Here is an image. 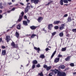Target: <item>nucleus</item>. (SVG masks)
<instances>
[{
    "label": "nucleus",
    "mask_w": 76,
    "mask_h": 76,
    "mask_svg": "<svg viewBox=\"0 0 76 76\" xmlns=\"http://www.w3.org/2000/svg\"><path fill=\"white\" fill-rule=\"evenodd\" d=\"M24 18L25 19H27V17L26 15L24 16Z\"/></svg>",
    "instance_id": "obj_51"
},
{
    "label": "nucleus",
    "mask_w": 76,
    "mask_h": 76,
    "mask_svg": "<svg viewBox=\"0 0 76 76\" xmlns=\"http://www.w3.org/2000/svg\"><path fill=\"white\" fill-rule=\"evenodd\" d=\"M12 4V3L11 2H10V3H8V4L9 5H11V4Z\"/></svg>",
    "instance_id": "obj_54"
},
{
    "label": "nucleus",
    "mask_w": 76,
    "mask_h": 76,
    "mask_svg": "<svg viewBox=\"0 0 76 76\" xmlns=\"http://www.w3.org/2000/svg\"><path fill=\"white\" fill-rule=\"evenodd\" d=\"M16 9V8L14 7L12 9L11 11H14Z\"/></svg>",
    "instance_id": "obj_42"
},
{
    "label": "nucleus",
    "mask_w": 76,
    "mask_h": 76,
    "mask_svg": "<svg viewBox=\"0 0 76 76\" xmlns=\"http://www.w3.org/2000/svg\"><path fill=\"white\" fill-rule=\"evenodd\" d=\"M21 15H20L19 18L18 20V21L19 22H20V21L22 20V17H23L24 15V12H22L21 13Z\"/></svg>",
    "instance_id": "obj_3"
},
{
    "label": "nucleus",
    "mask_w": 76,
    "mask_h": 76,
    "mask_svg": "<svg viewBox=\"0 0 76 76\" xmlns=\"http://www.w3.org/2000/svg\"><path fill=\"white\" fill-rule=\"evenodd\" d=\"M46 51H48L49 50V49L48 48H46L45 49Z\"/></svg>",
    "instance_id": "obj_50"
},
{
    "label": "nucleus",
    "mask_w": 76,
    "mask_h": 76,
    "mask_svg": "<svg viewBox=\"0 0 76 76\" xmlns=\"http://www.w3.org/2000/svg\"><path fill=\"white\" fill-rule=\"evenodd\" d=\"M72 20L71 18L69 17L67 19V22H71Z\"/></svg>",
    "instance_id": "obj_22"
},
{
    "label": "nucleus",
    "mask_w": 76,
    "mask_h": 76,
    "mask_svg": "<svg viewBox=\"0 0 76 76\" xmlns=\"http://www.w3.org/2000/svg\"><path fill=\"white\" fill-rule=\"evenodd\" d=\"M29 4H30V3H27V5H29Z\"/></svg>",
    "instance_id": "obj_62"
},
{
    "label": "nucleus",
    "mask_w": 76,
    "mask_h": 76,
    "mask_svg": "<svg viewBox=\"0 0 76 76\" xmlns=\"http://www.w3.org/2000/svg\"><path fill=\"white\" fill-rule=\"evenodd\" d=\"M37 28V27L35 26H31L30 27V29H32V30H35V29H36Z\"/></svg>",
    "instance_id": "obj_11"
},
{
    "label": "nucleus",
    "mask_w": 76,
    "mask_h": 76,
    "mask_svg": "<svg viewBox=\"0 0 76 76\" xmlns=\"http://www.w3.org/2000/svg\"><path fill=\"white\" fill-rule=\"evenodd\" d=\"M47 67H48L47 65H45L43 66V67H44L45 69H47Z\"/></svg>",
    "instance_id": "obj_41"
},
{
    "label": "nucleus",
    "mask_w": 76,
    "mask_h": 76,
    "mask_svg": "<svg viewBox=\"0 0 76 76\" xmlns=\"http://www.w3.org/2000/svg\"><path fill=\"white\" fill-rule=\"evenodd\" d=\"M69 34H67L66 35V37H69Z\"/></svg>",
    "instance_id": "obj_58"
},
{
    "label": "nucleus",
    "mask_w": 76,
    "mask_h": 76,
    "mask_svg": "<svg viewBox=\"0 0 76 76\" xmlns=\"http://www.w3.org/2000/svg\"><path fill=\"white\" fill-rule=\"evenodd\" d=\"M42 20H43V18L41 17H39L37 19V20L39 23H41Z\"/></svg>",
    "instance_id": "obj_7"
},
{
    "label": "nucleus",
    "mask_w": 76,
    "mask_h": 76,
    "mask_svg": "<svg viewBox=\"0 0 76 76\" xmlns=\"http://www.w3.org/2000/svg\"><path fill=\"white\" fill-rule=\"evenodd\" d=\"M21 28V24H19L18 25L16 26V28L18 29H19V30Z\"/></svg>",
    "instance_id": "obj_13"
},
{
    "label": "nucleus",
    "mask_w": 76,
    "mask_h": 76,
    "mask_svg": "<svg viewBox=\"0 0 76 76\" xmlns=\"http://www.w3.org/2000/svg\"><path fill=\"white\" fill-rule=\"evenodd\" d=\"M51 71L52 72H54L55 74H57L58 72V74L57 75V76H66V74L65 72H61L59 71L58 70L55 69L54 70L52 69Z\"/></svg>",
    "instance_id": "obj_1"
},
{
    "label": "nucleus",
    "mask_w": 76,
    "mask_h": 76,
    "mask_svg": "<svg viewBox=\"0 0 76 76\" xmlns=\"http://www.w3.org/2000/svg\"><path fill=\"white\" fill-rule=\"evenodd\" d=\"M36 36H37V35L33 34L31 35V38H34Z\"/></svg>",
    "instance_id": "obj_26"
},
{
    "label": "nucleus",
    "mask_w": 76,
    "mask_h": 76,
    "mask_svg": "<svg viewBox=\"0 0 76 76\" xmlns=\"http://www.w3.org/2000/svg\"><path fill=\"white\" fill-rule=\"evenodd\" d=\"M52 2H53V1H51V2H49L47 4H46V6H49V5H50V4L51 3H52Z\"/></svg>",
    "instance_id": "obj_30"
},
{
    "label": "nucleus",
    "mask_w": 76,
    "mask_h": 76,
    "mask_svg": "<svg viewBox=\"0 0 76 76\" xmlns=\"http://www.w3.org/2000/svg\"><path fill=\"white\" fill-rule=\"evenodd\" d=\"M28 10H29L27 9V8H26L25 9V13H27V12H28Z\"/></svg>",
    "instance_id": "obj_31"
},
{
    "label": "nucleus",
    "mask_w": 76,
    "mask_h": 76,
    "mask_svg": "<svg viewBox=\"0 0 76 76\" xmlns=\"http://www.w3.org/2000/svg\"><path fill=\"white\" fill-rule=\"evenodd\" d=\"M49 1H50V2H51V1H52L51 0H48Z\"/></svg>",
    "instance_id": "obj_60"
},
{
    "label": "nucleus",
    "mask_w": 76,
    "mask_h": 76,
    "mask_svg": "<svg viewBox=\"0 0 76 76\" xmlns=\"http://www.w3.org/2000/svg\"><path fill=\"white\" fill-rule=\"evenodd\" d=\"M60 23V21L55 20L54 21L53 23L54 25H58Z\"/></svg>",
    "instance_id": "obj_9"
},
{
    "label": "nucleus",
    "mask_w": 76,
    "mask_h": 76,
    "mask_svg": "<svg viewBox=\"0 0 76 76\" xmlns=\"http://www.w3.org/2000/svg\"><path fill=\"white\" fill-rule=\"evenodd\" d=\"M66 48H67L66 47L65 48H62L61 51H66Z\"/></svg>",
    "instance_id": "obj_28"
},
{
    "label": "nucleus",
    "mask_w": 76,
    "mask_h": 76,
    "mask_svg": "<svg viewBox=\"0 0 76 76\" xmlns=\"http://www.w3.org/2000/svg\"><path fill=\"white\" fill-rule=\"evenodd\" d=\"M59 67L61 69H64V68H65V66L64 65H61L59 66Z\"/></svg>",
    "instance_id": "obj_23"
},
{
    "label": "nucleus",
    "mask_w": 76,
    "mask_h": 76,
    "mask_svg": "<svg viewBox=\"0 0 76 76\" xmlns=\"http://www.w3.org/2000/svg\"><path fill=\"white\" fill-rule=\"evenodd\" d=\"M3 18L2 15H0V19H1Z\"/></svg>",
    "instance_id": "obj_53"
},
{
    "label": "nucleus",
    "mask_w": 76,
    "mask_h": 76,
    "mask_svg": "<svg viewBox=\"0 0 76 76\" xmlns=\"http://www.w3.org/2000/svg\"><path fill=\"white\" fill-rule=\"evenodd\" d=\"M0 13H2V10H0Z\"/></svg>",
    "instance_id": "obj_64"
},
{
    "label": "nucleus",
    "mask_w": 76,
    "mask_h": 76,
    "mask_svg": "<svg viewBox=\"0 0 76 76\" xmlns=\"http://www.w3.org/2000/svg\"><path fill=\"white\" fill-rule=\"evenodd\" d=\"M58 57H59V58H60V57H62V55H60V54H59L58 55Z\"/></svg>",
    "instance_id": "obj_43"
},
{
    "label": "nucleus",
    "mask_w": 76,
    "mask_h": 76,
    "mask_svg": "<svg viewBox=\"0 0 76 76\" xmlns=\"http://www.w3.org/2000/svg\"><path fill=\"white\" fill-rule=\"evenodd\" d=\"M51 67H52L51 66H48L46 68V70H47V71H49V70L51 69Z\"/></svg>",
    "instance_id": "obj_21"
},
{
    "label": "nucleus",
    "mask_w": 76,
    "mask_h": 76,
    "mask_svg": "<svg viewBox=\"0 0 76 76\" xmlns=\"http://www.w3.org/2000/svg\"><path fill=\"white\" fill-rule=\"evenodd\" d=\"M31 8H33V7H34L32 5H31Z\"/></svg>",
    "instance_id": "obj_59"
},
{
    "label": "nucleus",
    "mask_w": 76,
    "mask_h": 76,
    "mask_svg": "<svg viewBox=\"0 0 76 76\" xmlns=\"http://www.w3.org/2000/svg\"><path fill=\"white\" fill-rule=\"evenodd\" d=\"M69 65L71 67H74L75 66V64L73 63H71Z\"/></svg>",
    "instance_id": "obj_29"
},
{
    "label": "nucleus",
    "mask_w": 76,
    "mask_h": 76,
    "mask_svg": "<svg viewBox=\"0 0 76 76\" xmlns=\"http://www.w3.org/2000/svg\"><path fill=\"white\" fill-rule=\"evenodd\" d=\"M11 10H9V11H7V12L8 13H10V12H11Z\"/></svg>",
    "instance_id": "obj_52"
},
{
    "label": "nucleus",
    "mask_w": 76,
    "mask_h": 76,
    "mask_svg": "<svg viewBox=\"0 0 76 76\" xmlns=\"http://www.w3.org/2000/svg\"><path fill=\"white\" fill-rule=\"evenodd\" d=\"M0 42H1L2 43L3 42V41L2 40V38H0Z\"/></svg>",
    "instance_id": "obj_48"
},
{
    "label": "nucleus",
    "mask_w": 76,
    "mask_h": 76,
    "mask_svg": "<svg viewBox=\"0 0 76 76\" xmlns=\"http://www.w3.org/2000/svg\"><path fill=\"white\" fill-rule=\"evenodd\" d=\"M68 1H69V2H71L72 1V0H67Z\"/></svg>",
    "instance_id": "obj_57"
},
{
    "label": "nucleus",
    "mask_w": 76,
    "mask_h": 76,
    "mask_svg": "<svg viewBox=\"0 0 76 76\" xmlns=\"http://www.w3.org/2000/svg\"><path fill=\"white\" fill-rule=\"evenodd\" d=\"M38 75L40 76H44L42 72H41L40 73H38Z\"/></svg>",
    "instance_id": "obj_27"
},
{
    "label": "nucleus",
    "mask_w": 76,
    "mask_h": 76,
    "mask_svg": "<svg viewBox=\"0 0 76 76\" xmlns=\"http://www.w3.org/2000/svg\"><path fill=\"white\" fill-rule=\"evenodd\" d=\"M59 60H60V58H56L55 59L54 62L55 63H57L59 61Z\"/></svg>",
    "instance_id": "obj_15"
},
{
    "label": "nucleus",
    "mask_w": 76,
    "mask_h": 76,
    "mask_svg": "<svg viewBox=\"0 0 76 76\" xmlns=\"http://www.w3.org/2000/svg\"><path fill=\"white\" fill-rule=\"evenodd\" d=\"M40 58H44L45 57V56L44 54H42L40 56Z\"/></svg>",
    "instance_id": "obj_25"
},
{
    "label": "nucleus",
    "mask_w": 76,
    "mask_h": 76,
    "mask_svg": "<svg viewBox=\"0 0 76 76\" xmlns=\"http://www.w3.org/2000/svg\"><path fill=\"white\" fill-rule=\"evenodd\" d=\"M16 26V24H14L12 26V27H10V28H13L14 26Z\"/></svg>",
    "instance_id": "obj_45"
},
{
    "label": "nucleus",
    "mask_w": 76,
    "mask_h": 76,
    "mask_svg": "<svg viewBox=\"0 0 76 76\" xmlns=\"http://www.w3.org/2000/svg\"><path fill=\"white\" fill-rule=\"evenodd\" d=\"M56 50H55V51H54V52L53 53L52 55L50 58V59H52V58H53V57L54 56V55L56 54Z\"/></svg>",
    "instance_id": "obj_16"
},
{
    "label": "nucleus",
    "mask_w": 76,
    "mask_h": 76,
    "mask_svg": "<svg viewBox=\"0 0 76 76\" xmlns=\"http://www.w3.org/2000/svg\"><path fill=\"white\" fill-rule=\"evenodd\" d=\"M64 0H61L60 1V4L61 5H63Z\"/></svg>",
    "instance_id": "obj_24"
},
{
    "label": "nucleus",
    "mask_w": 76,
    "mask_h": 76,
    "mask_svg": "<svg viewBox=\"0 0 76 76\" xmlns=\"http://www.w3.org/2000/svg\"><path fill=\"white\" fill-rule=\"evenodd\" d=\"M71 58V56H68L66 58H65V60L66 61H68L70 60V58Z\"/></svg>",
    "instance_id": "obj_12"
},
{
    "label": "nucleus",
    "mask_w": 76,
    "mask_h": 76,
    "mask_svg": "<svg viewBox=\"0 0 76 76\" xmlns=\"http://www.w3.org/2000/svg\"><path fill=\"white\" fill-rule=\"evenodd\" d=\"M1 4H2L1 3H0V9H2L3 8V7L1 5Z\"/></svg>",
    "instance_id": "obj_40"
},
{
    "label": "nucleus",
    "mask_w": 76,
    "mask_h": 76,
    "mask_svg": "<svg viewBox=\"0 0 76 76\" xmlns=\"http://www.w3.org/2000/svg\"><path fill=\"white\" fill-rule=\"evenodd\" d=\"M67 16H68V15L67 14H66L65 15H64V17H67Z\"/></svg>",
    "instance_id": "obj_49"
},
{
    "label": "nucleus",
    "mask_w": 76,
    "mask_h": 76,
    "mask_svg": "<svg viewBox=\"0 0 76 76\" xmlns=\"http://www.w3.org/2000/svg\"><path fill=\"white\" fill-rule=\"evenodd\" d=\"M49 76H53V73L50 72V73L49 74Z\"/></svg>",
    "instance_id": "obj_44"
},
{
    "label": "nucleus",
    "mask_w": 76,
    "mask_h": 76,
    "mask_svg": "<svg viewBox=\"0 0 76 76\" xmlns=\"http://www.w3.org/2000/svg\"><path fill=\"white\" fill-rule=\"evenodd\" d=\"M10 30V29H8V30H7V31L9 32V31Z\"/></svg>",
    "instance_id": "obj_63"
},
{
    "label": "nucleus",
    "mask_w": 76,
    "mask_h": 76,
    "mask_svg": "<svg viewBox=\"0 0 76 76\" xmlns=\"http://www.w3.org/2000/svg\"><path fill=\"white\" fill-rule=\"evenodd\" d=\"M72 31L73 32H76V29H72Z\"/></svg>",
    "instance_id": "obj_36"
},
{
    "label": "nucleus",
    "mask_w": 76,
    "mask_h": 76,
    "mask_svg": "<svg viewBox=\"0 0 76 76\" xmlns=\"http://www.w3.org/2000/svg\"><path fill=\"white\" fill-rule=\"evenodd\" d=\"M6 53V50H2V56H5Z\"/></svg>",
    "instance_id": "obj_14"
},
{
    "label": "nucleus",
    "mask_w": 76,
    "mask_h": 76,
    "mask_svg": "<svg viewBox=\"0 0 76 76\" xmlns=\"http://www.w3.org/2000/svg\"><path fill=\"white\" fill-rule=\"evenodd\" d=\"M27 21L28 23H29V22H30V20H29L28 19H27Z\"/></svg>",
    "instance_id": "obj_55"
},
{
    "label": "nucleus",
    "mask_w": 76,
    "mask_h": 76,
    "mask_svg": "<svg viewBox=\"0 0 76 76\" xmlns=\"http://www.w3.org/2000/svg\"><path fill=\"white\" fill-rule=\"evenodd\" d=\"M1 48L3 49H4V48H6V47L4 46H1Z\"/></svg>",
    "instance_id": "obj_46"
},
{
    "label": "nucleus",
    "mask_w": 76,
    "mask_h": 76,
    "mask_svg": "<svg viewBox=\"0 0 76 76\" xmlns=\"http://www.w3.org/2000/svg\"><path fill=\"white\" fill-rule=\"evenodd\" d=\"M32 62L33 64H36L38 63V61L37 60H34Z\"/></svg>",
    "instance_id": "obj_18"
},
{
    "label": "nucleus",
    "mask_w": 76,
    "mask_h": 76,
    "mask_svg": "<svg viewBox=\"0 0 76 76\" xmlns=\"http://www.w3.org/2000/svg\"><path fill=\"white\" fill-rule=\"evenodd\" d=\"M61 26H60L59 27L60 30H63V29H64V27H65V23L62 24L61 25Z\"/></svg>",
    "instance_id": "obj_5"
},
{
    "label": "nucleus",
    "mask_w": 76,
    "mask_h": 76,
    "mask_svg": "<svg viewBox=\"0 0 76 76\" xmlns=\"http://www.w3.org/2000/svg\"><path fill=\"white\" fill-rule=\"evenodd\" d=\"M15 0H12V2H13V3H14V2H15Z\"/></svg>",
    "instance_id": "obj_56"
},
{
    "label": "nucleus",
    "mask_w": 76,
    "mask_h": 76,
    "mask_svg": "<svg viewBox=\"0 0 76 76\" xmlns=\"http://www.w3.org/2000/svg\"><path fill=\"white\" fill-rule=\"evenodd\" d=\"M23 25H25V26H28V23H27V21H23Z\"/></svg>",
    "instance_id": "obj_19"
},
{
    "label": "nucleus",
    "mask_w": 76,
    "mask_h": 76,
    "mask_svg": "<svg viewBox=\"0 0 76 76\" xmlns=\"http://www.w3.org/2000/svg\"><path fill=\"white\" fill-rule=\"evenodd\" d=\"M56 32H53V33H52V36H54L55 35H56Z\"/></svg>",
    "instance_id": "obj_39"
},
{
    "label": "nucleus",
    "mask_w": 76,
    "mask_h": 76,
    "mask_svg": "<svg viewBox=\"0 0 76 76\" xmlns=\"http://www.w3.org/2000/svg\"><path fill=\"white\" fill-rule=\"evenodd\" d=\"M42 31H44V32H45V33H47V31H46L45 29V28H43L42 29Z\"/></svg>",
    "instance_id": "obj_33"
},
{
    "label": "nucleus",
    "mask_w": 76,
    "mask_h": 76,
    "mask_svg": "<svg viewBox=\"0 0 76 76\" xmlns=\"http://www.w3.org/2000/svg\"><path fill=\"white\" fill-rule=\"evenodd\" d=\"M35 64H33V65L32 66V69H34L35 68Z\"/></svg>",
    "instance_id": "obj_32"
},
{
    "label": "nucleus",
    "mask_w": 76,
    "mask_h": 76,
    "mask_svg": "<svg viewBox=\"0 0 76 76\" xmlns=\"http://www.w3.org/2000/svg\"><path fill=\"white\" fill-rule=\"evenodd\" d=\"M20 4L21 5V6H24V4H23V3L20 2Z\"/></svg>",
    "instance_id": "obj_47"
},
{
    "label": "nucleus",
    "mask_w": 76,
    "mask_h": 76,
    "mask_svg": "<svg viewBox=\"0 0 76 76\" xmlns=\"http://www.w3.org/2000/svg\"><path fill=\"white\" fill-rule=\"evenodd\" d=\"M54 28L55 29H58V26H56L54 27Z\"/></svg>",
    "instance_id": "obj_34"
},
{
    "label": "nucleus",
    "mask_w": 76,
    "mask_h": 76,
    "mask_svg": "<svg viewBox=\"0 0 76 76\" xmlns=\"http://www.w3.org/2000/svg\"><path fill=\"white\" fill-rule=\"evenodd\" d=\"M31 2L32 3H34L35 4H37L39 3V0H31Z\"/></svg>",
    "instance_id": "obj_4"
},
{
    "label": "nucleus",
    "mask_w": 76,
    "mask_h": 76,
    "mask_svg": "<svg viewBox=\"0 0 76 76\" xmlns=\"http://www.w3.org/2000/svg\"><path fill=\"white\" fill-rule=\"evenodd\" d=\"M29 1V0H26V1L27 2H28Z\"/></svg>",
    "instance_id": "obj_61"
},
{
    "label": "nucleus",
    "mask_w": 76,
    "mask_h": 76,
    "mask_svg": "<svg viewBox=\"0 0 76 76\" xmlns=\"http://www.w3.org/2000/svg\"><path fill=\"white\" fill-rule=\"evenodd\" d=\"M34 49L36 51H37V53H39V51H40V48H37L36 47H34Z\"/></svg>",
    "instance_id": "obj_8"
},
{
    "label": "nucleus",
    "mask_w": 76,
    "mask_h": 76,
    "mask_svg": "<svg viewBox=\"0 0 76 76\" xmlns=\"http://www.w3.org/2000/svg\"><path fill=\"white\" fill-rule=\"evenodd\" d=\"M36 66L37 67H41V65H40V64H38Z\"/></svg>",
    "instance_id": "obj_37"
},
{
    "label": "nucleus",
    "mask_w": 76,
    "mask_h": 76,
    "mask_svg": "<svg viewBox=\"0 0 76 76\" xmlns=\"http://www.w3.org/2000/svg\"><path fill=\"white\" fill-rule=\"evenodd\" d=\"M11 45L13 48H18V45L15 44V42H12L11 43Z\"/></svg>",
    "instance_id": "obj_2"
},
{
    "label": "nucleus",
    "mask_w": 76,
    "mask_h": 76,
    "mask_svg": "<svg viewBox=\"0 0 76 76\" xmlns=\"http://www.w3.org/2000/svg\"><path fill=\"white\" fill-rule=\"evenodd\" d=\"M52 27H53V24H50L48 25V29H49V30H51Z\"/></svg>",
    "instance_id": "obj_10"
},
{
    "label": "nucleus",
    "mask_w": 76,
    "mask_h": 76,
    "mask_svg": "<svg viewBox=\"0 0 76 76\" xmlns=\"http://www.w3.org/2000/svg\"><path fill=\"white\" fill-rule=\"evenodd\" d=\"M26 8L27 9H28V10H29V9H30V6H27L26 7Z\"/></svg>",
    "instance_id": "obj_38"
},
{
    "label": "nucleus",
    "mask_w": 76,
    "mask_h": 76,
    "mask_svg": "<svg viewBox=\"0 0 76 76\" xmlns=\"http://www.w3.org/2000/svg\"><path fill=\"white\" fill-rule=\"evenodd\" d=\"M64 3H68V1L67 0H64Z\"/></svg>",
    "instance_id": "obj_35"
},
{
    "label": "nucleus",
    "mask_w": 76,
    "mask_h": 76,
    "mask_svg": "<svg viewBox=\"0 0 76 76\" xmlns=\"http://www.w3.org/2000/svg\"><path fill=\"white\" fill-rule=\"evenodd\" d=\"M15 36H16V37L17 38H18V37H19V34L18 32L16 31L15 34Z\"/></svg>",
    "instance_id": "obj_17"
},
{
    "label": "nucleus",
    "mask_w": 76,
    "mask_h": 76,
    "mask_svg": "<svg viewBox=\"0 0 76 76\" xmlns=\"http://www.w3.org/2000/svg\"><path fill=\"white\" fill-rule=\"evenodd\" d=\"M10 37L9 36H7L6 37V40H7V42L9 43V42L10 41Z\"/></svg>",
    "instance_id": "obj_6"
},
{
    "label": "nucleus",
    "mask_w": 76,
    "mask_h": 76,
    "mask_svg": "<svg viewBox=\"0 0 76 76\" xmlns=\"http://www.w3.org/2000/svg\"><path fill=\"white\" fill-rule=\"evenodd\" d=\"M59 36L60 37H63V36L64 35V34H63V32H60L59 34Z\"/></svg>",
    "instance_id": "obj_20"
}]
</instances>
